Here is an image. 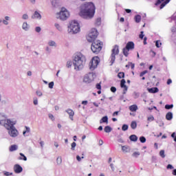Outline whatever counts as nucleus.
Segmentation results:
<instances>
[{
  "mask_svg": "<svg viewBox=\"0 0 176 176\" xmlns=\"http://www.w3.org/2000/svg\"><path fill=\"white\" fill-rule=\"evenodd\" d=\"M96 13V6L91 2L85 3L80 6V16L83 19H93Z\"/></svg>",
  "mask_w": 176,
  "mask_h": 176,
  "instance_id": "1",
  "label": "nucleus"
},
{
  "mask_svg": "<svg viewBox=\"0 0 176 176\" xmlns=\"http://www.w3.org/2000/svg\"><path fill=\"white\" fill-rule=\"evenodd\" d=\"M85 64H86V56L80 52L76 53L73 58L74 69H76V71H80V69H83Z\"/></svg>",
  "mask_w": 176,
  "mask_h": 176,
  "instance_id": "2",
  "label": "nucleus"
},
{
  "mask_svg": "<svg viewBox=\"0 0 176 176\" xmlns=\"http://www.w3.org/2000/svg\"><path fill=\"white\" fill-rule=\"evenodd\" d=\"M8 123H9V124H6L5 128L8 131V134L10 137L16 138V137L19 135V131H17L14 126V124L16 123V120L8 121Z\"/></svg>",
  "mask_w": 176,
  "mask_h": 176,
  "instance_id": "3",
  "label": "nucleus"
},
{
  "mask_svg": "<svg viewBox=\"0 0 176 176\" xmlns=\"http://www.w3.org/2000/svg\"><path fill=\"white\" fill-rule=\"evenodd\" d=\"M67 31L69 34H78V32L80 31L79 23H78L76 21H72L68 26Z\"/></svg>",
  "mask_w": 176,
  "mask_h": 176,
  "instance_id": "4",
  "label": "nucleus"
},
{
  "mask_svg": "<svg viewBox=\"0 0 176 176\" xmlns=\"http://www.w3.org/2000/svg\"><path fill=\"white\" fill-rule=\"evenodd\" d=\"M102 42L98 40L92 43L91 49L93 53H96V54H98V53H100V52H101V49H102Z\"/></svg>",
  "mask_w": 176,
  "mask_h": 176,
  "instance_id": "5",
  "label": "nucleus"
},
{
  "mask_svg": "<svg viewBox=\"0 0 176 176\" xmlns=\"http://www.w3.org/2000/svg\"><path fill=\"white\" fill-rule=\"evenodd\" d=\"M68 17H69V12L65 8H62L60 11L56 13V19L60 20L65 21Z\"/></svg>",
  "mask_w": 176,
  "mask_h": 176,
  "instance_id": "6",
  "label": "nucleus"
},
{
  "mask_svg": "<svg viewBox=\"0 0 176 176\" xmlns=\"http://www.w3.org/2000/svg\"><path fill=\"white\" fill-rule=\"evenodd\" d=\"M119 54V45H116L113 46L111 50V55L110 56V65H113V63H115V60H116V55Z\"/></svg>",
  "mask_w": 176,
  "mask_h": 176,
  "instance_id": "7",
  "label": "nucleus"
},
{
  "mask_svg": "<svg viewBox=\"0 0 176 176\" xmlns=\"http://www.w3.org/2000/svg\"><path fill=\"white\" fill-rule=\"evenodd\" d=\"M97 36H98V32H97V30L96 29H92L91 32L88 34L87 36V40L89 42L93 43L97 38Z\"/></svg>",
  "mask_w": 176,
  "mask_h": 176,
  "instance_id": "8",
  "label": "nucleus"
},
{
  "mask_svg": "<svg viewBox=\"0 0 176 176\" xmlns=\"http://www.w3.org/2000/svg\"><path fill=\"white\" fill-rule=\"evenodd\" d=\"M98 64H100V58L94 57L89 63V69L91 71H94L98 66Z\"/></svg>",
  "mask_w": 176,
  "mask_h": 176,
  "instance_id": "9",
  "label": "nucleus"
},
{
  "mask_svg": "<svg viewBox=\"0 0 176 176\" xmlns=\"http://www.w3.org/2000/svg\"><path fill=\"white\" fill-rule=\"evenodd\" d=\"M94 78H96V74L90 72L85 75L83 82L85 83H91L94 80Z\"/></svg>",
  "mask_w": 176,
  "mask_h": 176,
  "instance_id": "10",
  "label": "nucleus"
},
{
  "mask_svg": "<svg viewBox=\"0 0 176 176\" xmlns=\"http://www.w3.org/2000/svg\"><path fill=\"white\" fill-rule=\"evenodd\" d=\"M13 120L10 119H7L6 116L0 113V126H6V124H9L8 122H12Z\"/></svg>",
  "mask_w": 176,
  "mask_h": 176,
  "instance_id": "11",
  "label": "nucleus"
},
{
  "mask_svg": "<svg viewBox=\"0 0 176 176\" xmlns=\"http://www.w3.org/2000/svg\"><path fill=\"white\" fill-rule=\"evenodd\" d=\"M171 0H157L155 5H160V9H163Z\"/></svg>",
  "mask_w": 176,
  "mask_h": 176,
  "instance_id": "12",
  "label": "nucleus"
},
{
  "mask_svg": "<svg viewBox=\"0 0 176 176\" xmlns=\"http://www.w3.org/2000/svg\"><path fill=\"white\" fill-rule=\"evenodd\" d=\"M14 171L16 174H20V173H23V167L20 164H15L14 166Z\"/></svg>",
  "mask_w": 176,
  "mask_h": 176,
  "instance_id": "13",
  "label": "nucleus"
},
{
  "mask_svg": "<svg viewBox=\"0 0 176 176\" xmlns=\"http://www.w3.org/2000/svg\"><path fill=\"white\" fill-rule=\"evenodd\" d=\"M120 87H122V89H124L123 94H126L128 89V87L126 85V80L124 79L121 80Z\"/></svg>",
  "mask_w": 176,
  "mask_h": 176,
  "instance_id": "14",
  "label": "nucleus"
},
{
  "mask_svg": "<svg viewBox=\"0 0 176 176\" xmlns=\"http://www.w3.org/2000/svg\"><path fill=\"white\" fill-rule=\"evenodd\" d=\"M32 19H36L37 20H41L42 19V15H41V14L38 11H35L34 14L32 15Z\"/></svg>",
  "mask_w": 176,
  "mask_h": 176,
  "instance_id": "15",
  "label": "nucleus"
},
{
  "mask_svg": "<svg viewBox=\"0 0 176 176\" xmlns=\"http://www.w3.org/2000/svg\"><path fill=\"white\" fill-rule=\"evenodd\" d=\"M67 113L69 115V118L71 120H74V115H75V112L72 109H68L66 110Z\"/></svg>",
  "mask_w": 176,
  "mask_h": 176,
  "instance_id": "16",
  "label": "nucleus"
},
{
  "mask_svg": "<svg viewBox=\"0 0 176 176\" xmlns=\"http://www.w3.org/2000/svg\"><path fill=\"white\" fill-rule=\"evenodd\" d=\"M47 45L50 47H54V49H56L57 47V43L53 40H50L47 42Z\"/></svg>",
  "mask_w": 176,
  "mask_h": 176,
  "instance_id": "17",
  "label": "nucleus"
},
{
  "mask_svg": "<svg viewBox=\"0 0 176 176\" xmlns=\"http://www.w3.org/2000/svg\"><path fill=\"white\" fill-rule=\"evenodd\" d=\"M125 47H126V49L129 50H133V49H134V43L133 41H129L126 43V45Z\"/></svg>",
  "mask_w": 176,
  "mask_h": 176,
  "instance_id": "18",
  "label": "nucleus"
},
{
  "mask_svg": "<svg viewBox=\"0 0 176 176\" xmlns=\"http://www.w3.org/2000/svg\"><path fill=\"white\" fill-rule=\"evenodd\" d=\"M22 30H23V31H29V30H30V25H28V23L23 22L22 23Z\"/></svg>",
  "mask_w": 176,
  "mask_h": 176,
  "instance_id": "19",
  "label": "nucleus"
},
{
  "mask_svg": "<svg viewBox=\"0 0 176 176\" xmlns=\"http://www.w3.org/2000/svg\"><path fill=\"white\" fill-rule=\"evenodd\" d=\"M148 93L155 94L159 91V89L157 87H152L147 89Z\"/></svg>",
  "mask_w": 176,
  "mask_h": 176,
  "instance_id": "20",
  "label": "nucleus"
},
{
  "mask_svg": "<svg viewBox=\"0 0 176 176\" xmlns=\"http://www.w3.org/2000/svg\"><path fill=\"white\" fill-rule=\"evenodd\" d=\"M138 109V106L137 104H133L129 107V111L131 112H136V111Z\"/></svg>",
  "mask_w": 176,
  "mask_h": 176,
  "instance_id": "21",
  "label": "nucleus"
},
{
  "mask_svg": "<svg viewBox=\"0 0 176 176\" xmlns=\"http://www.w3.org/2000/svg\"><path fill=\"white\" fill-rule=\"evenodd\" d=\"M129 140L133 142H137V141H138V137L135 135H131L129 136Z\"/></svg>",
  "mask_w": 176,
  "mask_h": 176,
  "instance_id": "22",
  "label": "nucleus"
},
{
  "mask_svg": "<svg viewBox=\"0 0 176 176\" xmlns=\"http://www.w3.org/2000/svg\"><path fill=\"white\" fill-rule=\"evenodd\" d=\"M129 52H130V50H128L127 47H124L122 50V53L125 57L129 56Z\"/></svg>",
  "mask_w": 176,
  "mask_h": 176,
  "instance_id": "23",
  "label": "nucleus"
},
{
  "mask_svg": "<svg viewBox=\"0 0 176 176\" xmlns=\"http://www.w3.org/2000/svg\"><path fill=\"white\" fill-rule=\"evenodd\" d=\"M51 3H52V6H54V8H57V6H58V4L60 3V1L59 0H52Z\"/></svg>",
  "mask_w": 176,
  "mask_h": 176,
  "instance_id": "24",
  "label": "nucleus"
},
{
  "mask_svg": "<svg viewBox=\"0 0 176 176\" xmlns=\"http://www.w3.org/2000/svg\"><path fill=\"white\" fill-rule=\"evenodd\" d=\"M166 120H171V119H173V113L168 112L166 115Z\"/></svg>",
  "mask_w": 176,
  "mask_h": 176,
  "instance_id": "25",
  "label": "nucleus"
},
{
  "mask_svg": "<svg viewBox=\"0 0 176 176\" xmlns=\"http://www.w3.org/2000/svg\"><path fill=\"white\" fill-rule=\"evenodd\" d=\"M25 130L23 132L24 137H25V134H27V133H30L31 131V128H30V126H25Z\"/></svg>",
  "mask_w": 176,
  "mask_h": 176,
  "instance_id": "26",
  "label": "nucleus"
},
{
  "mask_svg": "<svg viewBox=\"0 0 176 176\" xmlns=\"http://www.w3.org/2000/svg\"><path fill=\"white\" fill-rule=\"evenodd\" d=\"M100 123H108V116H104L100 120Z\"/></svg>",
  "mask_w": 176,
  "mask_h": 176,
  "instance_id": "27",
  "label": "nucleus"
},
{
  "mask_svg": "<svg viewBox=\"0 0 176 176\" xmlns=\"http://www.w3.org/2000/svg\"><path fill=\"white\" fill-rule=\"evenodd\" d=\"M54 27L56 28V30H58V31H59L60 32H62L63 27H61V25H60V24L55 23Z\"/></svg>",
  "mask_w": 176,
  "mask_h": 176,
  "instance_id": "28",
  "label": "nucleus"
},
{
  "mask_svg": "<svg viewBox=\"0 0 176 176\" xmlns=\"http://www.w3.org/2000/svg\"><path fill=\"white\" fill-rule=\"evenodd\" d=\"M131 127L133 130H135L137 129V122L132 121L131 123Z\"/></svg>",
  "mask_w": 176,
  "mask_h": 176,
  "instance_id": "29",
  "label": "nucleus"
},
{
  "mask_svg": "<svg viewBox=\"0 0 176 176\" xmlns=\"http://www.w3.org/2000/svg\"><path fill=\"white\" fill-rule=\"evenodd\" d=\"M104 131L105 133H111V131H112V128L109 126H106Z\"/></svg>",
  "mask_w": 176,
  "mask_h": 176,
  "instance_id": "30",
  "label": "nucleus"
},
{
  "mask_svg": "<svg viewBox=\"0 0 176 176\" xmlns=\"http://www.w3.org/2000/svg\"><path fill=\"white\" fill-rule=\"evenodd\" d=\"M17 145L16 144H14V145H12L10 147V152H14V151H17Z\"/></svg>",
  "mask_w": 176,
  "mask_h": 176,
  "instance_id": "31",
  "label": "nucleus"
},
{
  "mask_svg": "<svg viewBox=\"0 0 176 176\" xmlns=\"http://www.w3.org/2000/svg\"><path fill=\"white\" fill-rule=\"evenodd\" d=\"M19 160H24L25 162H27V157H25V155H21L20 157H18Z\"/></svg>",
  "mask_w": 176,
  "mask_h": 176,
  "instance_id": "32",
  "label": "nucleus"
},
{
  "mask_svg": "<svg viewBox=\"0 0 176 176\" xmlns=\"http://www.w3.org/2000/svg\"><path fill=\"white\" fill-rule=\"evenodd\" d=\"M135 23H140V21H141V16L140 15H136L135 16Z\"/></svg>",
  "mask_w": 176,
  "mask_h": 176,
  "instance_id": "33",
  "label": "nucleus"
},
{
  "mask_svg": "<svg viewBox=\"0 0 176 176\" xmlns=\"http://www.w3.org/2000/svg\"><path fill=\"white\" fill-rule=\"evenodd\" d=\"M122 131H127V130H129V125L126 124H123L122 126Z\"/></svg>",
  "mask_w": 176,
  "mask_h": 176,
  "instance_id": "34",
  "label": "nucleus"
},
{
  "mask_svg": "<svg viewBox=\"0 0 176 176\" xmlns=\"http://www.w3.org/2000/svg\"><path fill=\"white\" fill-rule=\"evenodd\" d=\"M56 163H57V164H58V165H60V164H61V163H63V159L61 158L60 156H59V157H58L56 158Z\"/></svg>",
  "mask_w": 176,
  "mask_h": 176,
  "instance_id": "35",
  "label": "nucleus"
},
{
  "mask_svg": "<svg viewBox=\"0 0 176 176\" xmlns=\"http://www.w3.org/2000/svg\"><path fill=\"white\" fill-rule=\"evenodd\" d=\"M140 142H142V144H145V142H146V138H145V137L144 136H141L140 138H139Z\"/></svg>",
  "mask_w": 176,
  "mask_h": 176,
  "instance_id": "36",
  "label": "nucleus"
},
{
  "mask_svg": "<svg viewBox=\"0 0 176 176\" xmlns=\"http://www.w3.org/2000/svg\"><path fill=\"white\" fill-rule=\"evenodd\" d=\"M22 20H28L30 19V16L28 14H23L21 17Z\"/></svg>",
  "mask_w": 176,
  "mask_h": 176,
  "instance_id": "37",
  "label": "nucleus"
},
{
  "mask_svg": "<svg viewBox=\"0 0 176 176\" xmlns=\"http://www.w3.org/2000/svg\"><path fill=\"white\" fill-rule=\"evenodd\" d=\"M51 47H50L49 45L45 47V52H47V53H48L49 54H50V53H52V48H50Z\"/></svg>",
  "mask_w": 176,
  "mask_h": 176,
  "instance_id": "38",
  "label": "nucleus"
},
{
  "mask_svg": "<svg viewBox=\"0 0 176 176\" xmlns=\"http://www.w3.org/2000/svg\"><path fill=\"white\" fill-rule=\"evenodd\" d=\"M72 64H74V62L71 61V60H68L67 62V68H71V67H72Z\"/></svg>",
  "mask_w": 176,
  "mask_h": 176,
  "instance_id": "39",
  "label": "nucleus"
},
{
  "mask_svg": "<svg viewBox=\"0 0 176 176\" xmlns=\"http://www.w3.org/2000/svg\"><path fill=\"white\" fill-rule=\"evenodd\" d=\"M174 107L173 104H166L165 109H172Z\"/></svg>",
  "mask_w": 176,
  "mask_h": 176,
  "instance_id": "40",
  "label": "nucleus"
},
{
  "mask_svg": "<svg viewBox=\"0 0 176 176\" xmlns=\"http://www.w3.org/2000/svg\"><path fill=\"white\" fill-rule=\"evenodd\" d=\"M118 77L120 79H122V78H124V72H120V73H118Z\"/></svg>",
  "mask_w": 176,
  "mask_h": 176,
  "instance_id": "41",
  "label": "nucleus"
},
{
  "mask_svg": "<svg viewBox=\"0 0 176 176\" xmlns=\"http://www.w3.org/2000/svg\"><path fill=\"white\" fill-rule=\"evenodd\" d=\"M3 175L6 176H10L13 175V173L8 172V171H3Z\"/></svg>",
  "mask_w": 176,
  "mask_h": 176,
  "instance_id": "42",
  "label": "nucleus"
},
{
  "mask_svg": "<svg viewBox=\"0 0 176 176\" xmlns=\"http://www.w3.org/2000/svg\"><path fill=\"white\" fill-rule=\"evenodd\" d=\"M96 25H101V18H98L96 22Z\"/></svg>",
  "mask_w": 176,
  "mask_h": 176,
  "instance_id": "43",
  "label": "nucleus"
},
{
  "mask_svg": "<svg viewBox=\"0 0 176 176\" xmlns=\"http://www.w3.org/2000/svg\"><path fill=\"white\" fill-rule=\"evenodd\" d=\"M36 96H38V97H42V96H43V94H42V91H36Z\"/></svg>",
  "mask_w": 176,
  "mask_h": 176,
  "instance_id": "44",
  "label": "nucleus"
},
{
  "mask_svg": "<svg viewBox=\"0 0 176 176\" xmlns=\"http://www.w3.org/2000/svg\"><path fill=\"white\" fill-rule=\"evenodd\" d=\"M146 74H148V70H144V71L140 73V76L141 78H142V76H144V75H145Z\"/></svg>",
  "mask_w": 176,
  "mask_h": 176,
  "instance_id": "45",
  "label": "nucleus"
},
{
  "mask_svg": "<svg viewBox=\"0 0 176 176\" xmlns=\"http://www.w3.org/2000/svg\"><path fill=\"white\" fill-rule=\"evenodd\" d=\"M49 88L50 89H53L54 86V82L52 81L48 84Z\"/></svg>",
  "mask_w": 176,
  "mask_h": 176,
  "instance_id": "46",
  "label": "nucleus"
},
{
  "mask_svg": "<svg viewBox=\"0 0 176 176\" xmlns=\"http://www.w3.org/2000/svg\"><path fill=\"white\" fill-rule=\"evenodd\" d=\"M155 46L156 47H160V46H162V43H160V41H157L155 42Z\"/></svg>",
  "mask_w": 176,
  "mask_h": 176,
  "instance_id": "47",
  "label": "nucleus"
},
{
  "mask_svg": "<svg viewBox=\"0 0 176 176\" xmlns=\"http://www.w3.org/2000/svg\"><path fill=\"white\" fill-rule=\"evenodd\" d=\"M147 120H148V122H153V120H155V118L153 116H151L150 117H148Z\"/></svg>",
  "mask_w": 176,
  "mask_h": 176,
  "instance_id": "48",
  "label": "nucleus"
},
{
  "mask_svg": "<svg viewBox=\"0 0 176 176\" xmlns=\"http://www.w3.org/2000/svg\"><path fill=\"white\" fill-rule=\"evenodd\" d=\"M35 31L36 32H41V31H42V28H41L39 26H37L35 28Z\"/></svg>",
  "mask_w": 176,
  "mask_h": 176,
  "instance_id": "49",
  "label": "nucleus"
},
{
  "mask_svg": "<svg viewBox=\"0 0 176 176\" xmlns=\"http://www.w3.org/2000/svg\"><path fill=\"white\" fill-rule=\"evenodd\" d=\"M33 104H34V105H38V98H34Z\"/></svg>",
  "mask_w": 176,
  "mask_h": 176,
  "instance_id": "50",
  "label": "nucleus"
},
{
  "mask_svg": "<svg viewBox=\"0 0 176 176\" xmlns=\"http://www.w3.org/2000/svg\"><path fill=\"white\" fill-rule=\"evenodd\" d=\"M4 20H6L7 23H9V22L10 21V16H6L4 17Z\"/></svg>",
  "mask_w": 176,
  "mask_h": 176,
  "instance_id": "51",
  "label": "nucleus"
},
{
  "mask_svg": "<svg viewBox=\"0 0 176 176\" xmlns=\"http://www.w3.org/2000/svg\"><path fill=\"white\" fill-rule=\"evenodd\" d=\"M82 159H85V157L82 156H79V155H77L76 156V160H78V162H80V160H82Z\"/></svg>",
  "mask_w": 176,
  "mask_h": 176,
  "instance_id": "52",
  "label": "nucleus"
},
{
  "mask_svg": "<svg viewBox=\"0 0 176 176\" xmlns=\"http://www.w3.org/2000/svg\"><path fill=\"white\" fill-rule=\"evenodd\" d=\"M166 168L168 170H173V168H174V166H173V165L169 164L167 165Z\"/></svg>",
  "mask_w": 176,
  "mask_h": 176,
  "instance_id": "53",
  "label": "nucleus"
},
{
  "mask_svg": "<svg viewBox=\"0 0 176 176\" xmlns=\"http://www.w3.org/2000/svg\"><path fill=\"white\" fill-rule=\"evenodd\" d=\"M48 116H49V118L51 119V120H52V122H54V120H55L54 116H53V114L50 113V114L48 115Z\"/></svg>",
  "mask_w": 176,
  "mask_h": 176,
  "instance_id": "54",
  "label": "nucleus"
},
{
  "mask_svg": "<svg viewBox=\"0 0 176 176\" xmlns=\"http://www.w3.org/2000/svg\"><path fill=\"white\" fill-rule=\"evenodd\" d=\"M1 23H3L4 25H9V22H7L6 19L1 20Z\"/></svg>",
  "mask_w": 176,
  "mask_h": 176,
  "instance_id": "55",
  "label": "nucleus"
},
{
  "mask_svg": "<svg viewBox=\"0 0 176 176\" xmlns=\"http://www.w3.org/2000/svg\"><path fill=\"white\" fill-rule=\"evenodd\" d=\"M139 38L140 39H144V31L140 32V34L139 35Z\"/></svg>",
  "mask_w": 176,
  "mask_h": 176,
  "instance_id": "56",
  "label": "nucleus"
},
{
  "mask_svg": "<svg viewBox=\"0 0 176 176\" xmlns=\"http://www.w3.org/2000/svg\"><path fill=\"white\" fill-rule=\"evenodd\" d=\"M75 146H76V143L74 142L72 143V150L74 151L75 149Z\"/></svg>",
  "mask_w": 176,
  "mask_h": 176,
  "instance_id": "57",
  "label": "nucleus"
},
{
  "mask_svg": "<svg viewBox=\"0 0 176 176\" xmlns=\"http://www.w3.org/2000/svg\"><path fill=\"white\" fill-rule=\"evenodd\" d=\"M140 97V93L134 92V98H138Z\"/></svg>",
  "mask_w": 176,
  "mask_h": 176,
  "instance_id": "58",
  "label": "nucleus"
},
{
  "mask_svg": "<svg viewBox=\"0 0 176 176\" xmlns=\"http://www.w3.org/2000/svg\"><path fill=\"white\" fill-rule=\"evenodd\" d=\"M111 91H112V93H116V87H111Z\"/></svg>",
  "mask_w": 176,
  "mask_h": 176,
  "instance_id": "59",
  "label": "nucleus"
},
{
  "mask_svg": "<svg viewBox=\"0 0 176 176\" xmlns=\"http://www.w3.org/2000/svg\"><path fill=\"white\" fill-rule=\"evenodd\" d=\"M96 89H98V90H101V84H96Z\"/></svg>",
  "mask_w": 176,
  "mask_h": 176,
  "instance_id": "60",
  "label": "nucleus"
},
{
  "mask_svg": "<svg viewBox=\"0 0 176 176\" xmlns=\"http://www.w3.org/2000/svg\"><path fill=\"white\" fill-rule=\"evenodd\" d=\"M30 3H32V5H35L36 3V0H29Z\"/></svg>",
  "mask_w": 176,
  "mask_h": 176,
  "instance_id": "61",
  "label": "nucleus"
},
{
  "mask_svg": "<svg viewBox=\"0 0 176 176\" xmlns=\"http://www.w3.org/2000/svg\"><path fill=\"white\" fill-rule=\"evenodd\" d=\"M130 64V67L131 68V69H134V67L135 66L133 63H132L131 62H129Z\"/></svg>",
  "mask_w": 176,
  "mask_h": 176,
  "instance_id": "62",
  "label": "nucleus"
},
{
  "mask_svg": "<svg viewBox=\"0 0 176 176\" xmlns=\"http://www.w3.org/2000/svg\"><path fill=\"white\" fill-rule=\"evenodd\" d=\"M171 32L174 34L176 32V28L175 27H173L171 29Z\"/></svg>",
  "mask_w": 176,
  "mask_h": 176,
  "instance_id": "63",
  "label": "nucleus"
},
{
  "mask_svg": "<svg viewBox=\"0 0 176 176\" xmlns=\"http://www.w3.org/2000/svg\"><path fill=\"white\" fill-rule=\"evenodd\" d=\"M173 175H176V169H173L172 172Z\"/></svg>",
  "mask_w": 176,
  "mask_h": 176,
  "instance_id": "64",
  "label": "nucleus"
}]
</instances>
